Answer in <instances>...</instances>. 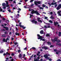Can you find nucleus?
<instances>
[{
    "instance_id": "f257e3e1",
    "label": "nucleus",
    "mask_w": 61,
    "mask_h": 61,
    "mask_svg": "<svg viewBox=\"0 0 61 61\" xmlns=\"http://www.w3.org/2000/svg\"><path fill=\"white\" fill-rule=\"evenodd\" d=\"M34 3L35 5H36V6H38V7H40V5H38V4H39V5L41 4V1H34Z\"/></svg>"
},
{
    "instance_id": "f03ea898",
    "label": "nucleus",
    "mask_w": 61,
    "mask_h": 61,
    "mask_svg": "<svg viewBox=\"0 0 61 61\" xmlns=\"http://www.w3.org/2000/svg\"><path fill=\"white\" fill-rule=\"evenodd\" d=\"M31 14H36L37 15H40V13H39L38 11L37 10H33L31 12Z\"/></svg>"
},
{
    "instance_id": "7ed1b4c3",
    "label": "nucleus",
    "mask_w": 61,
    "mask_h": 61,
    "mask_svg": "<svg viewBox=\"0 0 61 61\" xmlns=\"http://www.w3.org/2000/svg\"><path fill=\"white\" fill-rule=\"evenodd\" d=\"M30 21L32 23H33V24H36L37 23V21L35 20H30Z\"/></svg>"
},
{
    "instance_id": "20e7f679",
    "label": "nucleus",
    "mask_w": 61,
    "mask_h": 61,
    "mask_svg": "<svg viewBox=\"0 0 61 61\" xmlns=\"http://www.w3.org/2000/svg\"><path fill=\"white\" fill-rule=\"evenodd\" d=\"M5 2H6V5H5L7 7H9V5H8V2L7 1H5Z\"/></svg>"
},
{
    "instance_id": "39448f33",
    "label": "nucleus",
    "mask_w": 61,
    "mask_h": 61,
    "mask_svg": "<svg viewBox=\"0 0 61 61\" xmlns=\"http://www.w3.org/2000/svg\"><path fill=\"white\" fill-rule=\"evenodd\" d=\"M48 5H49V7H50L51 6V5H54V3L53 2H52L51 3V4H50V3H48Z\"/></svg>"
},
{
    "instance_id": "423d86ee",
    "label": "nucleus",
    "mask_w": 61,
    "mask_h": 61,
    "mask_svg": "<svg viewBox=\"0 0 61 61\" xmlns=\"http://www.w3.org/2000/svg\"><path fill=\"white\" fill-rule=\"evenodd\" d=\"M43 38L42 36H40L38 38V39H40V41H41V40H42V39H43Z\"/></svg>"
},
{
    "instance_id": "0eeeda50",
    "label": "nucleus",
    "mask_w": 61,
    "mask_h": 61,
    "mask_svg": "<svg viewBox=\"0 0 61 61\" xmlns=\"http://www.w3.org/2000/svg\"><path fill=\"white\" fill-rule=\"evenodd\" d=\"M37 20L39 22H41V23H42V20H40V18H37Z\"/></svg>"
},
{
    "instance_id": "6e6552de",
    "label": "nucleus",
    "mask_w": 61,
    "mask_h": 61,
    "mask_svg": "<svg viewBox=\"0 0 61 61\" xmlns=\"http://www.w3.org/2000/svg\"><path fill=\"white\" fill-rule=\"evenodd\" d=\"M42 49H44L45 50H46V49H48V48L47 47L45 46H43L42 47Z\"/></svg>"
},
{
    "instance_id": "1a4fd4ad",
    "label": "nucleus",
    "mask_w": 61,
    "mask_h": 61,
    "mask_svg": "<svg viewBox=\"0 0 61 61\" xmlns=\"http://www.w3.org/2000/svg\"><path fill=\"white\" fill-rule=\"evenodd\" d=\"M3 9H1V7H0V12H2L3 13H5V10H2Z\"/></svg>"
},
{
    "instance_id": "9d476101",
    "label": "nucleus",
    "mask_w": 61,
    "mask_h": 61,
    "mask_svg": "<svg viewBox=\"0 0 61 61\" xmlns=\"http://www.w3.org/2000/svg\"><path fill=\"white\" fill-rule=\"evenodd\" d=\"M3 6H5L6 5V4L5 3H3L2 4Z\"/></svg>"
},
{
    "instance_id": "9b49d317",
    "label": "nucleus",
    "mask_w": 61,
    "mask_h": 61,
    "mask_svg": "<svg viewBox=\"0 0 61 61\" xmlns=\"http://www.w3.org/2000/svg\"><path fill=\"white\" fill-rule=\"evenodd\" d=\"M51 41L52 42H53V43H55L56 41H55L54 39H52L51 40Z\"/></svg>"
},
{
    "instance_id": "f8f14e48",
    "label": "nucleus",
    "mask_w": 61,
    "mask_h": 61,
    "mask_svg": "<svg viewBox=\"0 0 61 61\" xmlns=\"http://www.w3.org/2000/svg\"><path fill=\"white\" fill-rule=\"evenodd\" d=\"M34 61H39V60L37 59H36V58L34 59Z\"/></svg>"
},
{
    "instance_id": "ddd939ff",
    "label": "nucleus",
    "mask_w": 61,
    "mask_h": 61,
    "mask_svg": "<svg viewBox=\"0 0 61 61\" xmlns=\"http://www.w3.org/2000/svg\"><path fill=\"white\" fill-rule=\"evenodd\" d=\"M21 23H22L21 22H20L19 24V25H18V26H20V27H21L22 26V25H21Z\"/></svg>"
},
{
    "instance_id": "4468645a",
    "label": "nucleus",
    "mask_w": 61,
    "mask_h": 61,
    "mask_svg": "<svg viewBox=\"0 0 61 61\" xmlns=\"http://www.w3.org/2000/svg\"><path fill=\"white\" fill-rule=\"evenodd\" d=\"M47 44L48 45H51V43L50 42L48 41L47 42Z\"/></svg>"
},
{
    "instance_id": "2eb2a0df",
    "label": "nucleus",
    "mask_w": 61,
    "mask_h": 61,
    "mask_svg": "<svg viewBox=\"0 0 61 61\" xmlns=\"http://www.w3.org/2000/svg\"><path fill=\"white\" fill-rule=\"evenodd\" d=\"M40 33L41 34H44V31L43 30H41L40 32Z\"/></svg>"
},
{
    "instance_id": "dca6fc26",
    "label": "nucleus",
    "mask_w": 61,
    "mask_h": 61,
    "mask_svg": "<svg viewBox=\"0 0 61 61\" xmlns=\"http://www.w3.org/2000/svg\"><path fill=\"white\" fill-rule=\"evenodd\" d=\"M32 49H33V50H35L36 49V48L34 47H33L32 48H30V50H31Z\"/></svg>"
},
{
    "instance_id": "f3484780",
    "label": "nucleus",
    "mask_w": 61,
    "mask_h": 61,
    "mask_svg": "<svg viewBox=\"0 0 61 61\" xmlns=\"http://www.w3.org/2000/svg\"><path fill=\"white\" fill-rule=\"evenodd\" d=\"M50 18L51 19H54V17H53V16H51V17H50Z\"/></svg>"
},
{
    "instance_id": "a211bd4d",
    "label": "nucleus",
    "mask_w": 61,
    "mask_h": 61,
    "mask_svg": "<svg viewBox=\"0 0 61 61\" xmlns=\"http://www.w3.org/2000/svg\"><path fill=\"white\" fill-rule=\"evenodd\" d=\"M57 37H56V38H54V40H55V41H56L57 40V39H58Z\"/></svg>"
},
{
    "instance_id": "6ab92c4d",
    "label": "nucleus",
    "mask_w": 61,
    "mask_h": 61,
    "mask_svg": "<svg viewBox=\"0 0 61 61\" xmlns=\"http://www.w3.org/2000/svg\"><path fill=\"white\" fill-rule=\"evenodd\" d=\"M60 8L58 6L56 8V9H57V10H59V9H60Z\"/></svg>"
},
{
    "instance_id": "aec40b11",
    "label": "nucleus",
    "mask_w": 61,
    "mask_h": 61,
    "mask_svg": "<svg viewBox=\"0 0 61 61\" xmlns=\"http://www.w3.org/2000/svg\"><path fill=\"white\" fill-rule=\"evenodd\" d=\"M15 35H16V36H18L20 35V34H19V33H17L16 32L15 33Z\"/></svg>"
},
{
    "instance_id": "412c9836",
    "label": "nucleus",
    "mask_w": 61,
    "mask_h": 61,
    "mask_svg": "<svg viewBox=\"0 0 61 61\" xmlns=\"http://www.w3.org/2000/svg\"><path fill=\"white\" fill-rule=\"evenodd\" d=\"M21 27L22 28L24 29H25V27H24V25H22Z\"/></svg>"
},
{
    "instance_id": "4be33fe9",
    "label": "nucleus",
    "mask_w": 61,
    "mask_h": 61,
    "mask_svg": "<svg viewBox=\"0 0 61 61\" xmlns=\"http://www.w3.org/2000/svg\"><path fill=\"white\" fill-rule=\"evenodd\" d=\"M46 36H49V37H50V34H47L46 35Z\"/></svg>"
},
{
    "instance_id": "5701e85b",
    "label": "nucleus",
    "mask_w": 61,
    "mask_h": 61,
    "mask_svg": "<svg viewBox=\"0 0 61 61\" xmlns=\"http://www.w3.org/2000/svg\"><path fill=\"white\" fill-rule=\"evenodd\" d=\"M2 37H6V36H5V35L3 34V35H2Z\"/></svg>"
},
{
    "instance_id": "b1692460",
    "label": "nucleus",
    "mask_w": 61,
    "mask_h": 61,
    "mask_svg": "<svg viewBox=\"0 0 61 61\" xmlns=\"http://www.w3.org/2000/svg\"><path fill=\"white\" fill-rule=\"evenodd\" d=\"M5 29L6 30H7V31H8L9 30V28H8L7 27H6V28Z\"/></svg>"
},
{
    "instance_id": "393cba45",
    "label": "nucleus",
    "mask_w": 61,
    "mask_h": 61,
    "mask_svg": "<svg viewBox=\"0 0 61 61\" xmlns=\"http://www.w3.org/2000/svg\"><path fill=\"white\" fill-rule=\"evenodd\" d=\"M43 56L44 57H45V58H46V54L44 55Z\"/></svg>"
},
{
    "instance_id": "a878e982",
    "label": "nucleus",
    "mask_w": 61,
    "mask_h": 61,
    "mask_svg": "<svg viewBox=\"0 0 61 61\" xmlns=\"http://www.w3.org/2000/svg\"><path fill=\"white\" fill-rule=\"evenodd\" d=\"M4 51L3 50H1V51H0V54H1V53H4Z\"/></svg>"
},
{
    "instance_id": "bb28decb",
    "label": "nucleus",
    "mask_w": 61,
    "mask_h": 61,
    "mask_svg": "<svg viewBox=\"0 0 61 61\" xmlns=\"http://www.w3.org/2000/svg\"><path fill=\"white\" fill-rule=\"evenodd\" d=\"M40 52L39 51L38 52V53L36 55L37 56H38L39 55V54H40Z\"/></svg>"
},
{
    "instance_id": "cd10ccee",
    "label": "nucleus",
    "mask_w": 61,
    "mask_h": 61,
    "mask_svg": "<svg viewBox=\"0 0 61 61\" xmlns=\"http://www.w3.org/2000/svg\"><path fill=\"white\" fill-rule=\"evenodd\" d=\"M57 42H60L61 41L60 40H57V41H56Z\"/></svg>"
},
{
    "instance_id": "c85d7f7f",
    "label": "nucleus",
    "mask_w": 61,
    "mask_h": 61,
    "mask_svg": "<svg viewBox=\"0 0 61 61\" xmlns=\"http://www.w3.org/2000/svg\"><path fill=\"white\" fill-rule=\"evenodd\" d=\"M60 12H61V11H58L57 13L59 15L60 14H60Z\"/></svg>"
},
{
    "instance_id": "c756f323",
    "label": "nucleus",
    "mask_w": 61,
    "mask_h": 61,
    "mask_svg": "<svg viewBox=\"0 0 61 61\" xmlns=\"http://www.w3.org/2000/svg\"><path fill=\"white\" fill-rule=\"evenodd\" d=\"M49 22H50V23H53V22H52V21H51V20H49Z\"/></svg>"
},
{
    "instance_id": "7c9ffc66",
    "label": "nucleus",
    "mask_w": 61,
    "mask_h": 61,
    "mask_svg": "<svg viewBox=\"0 0 61 61\" xmlns=\"http://www.w3.org/2000/svg\"><path fill=\"white\" fill-rule=\"evenodd\" d=\"M58 6L60 8H61V4H59Z\"/></svg>"
},
{
    "instance_id": "2f4dec72",
    "label": "nucleus",
    "mask_w": 61,
    "mask_h": 61,
    "mask_svg": "<svg viewBox=\"0 0 61 61\" xmlns=\"http://www.w3.org/2000/svg\"><path fill=\"white\" fill-rule=\"evenodd\" d=\"M46 5H45L44 4H43L42 5V6L43 7H46Z\"/></svg>"
},
{
    "instance_id": "473e14b6",
    "label": "nucleus",
    "mask_w": 61,
    "mask_h": 61,
    "mask_svg": "<svg viewBox=\"0 0 61 61\" xmlns=\"http://www.w3.org/2000/svg\"><path fill=\"white\" fill-rule=\"evenodd\" d=\"M39 8L40 9H42V10H43V9H44V8L41 7H40Z\"/></svg>"
},
{
    "instance_id": "72a5a7b5",
    "label": "nucleus",
    "mask_w": 61,
    "mask_h": 61,
    "mask_svg": "<svg viewBox=\"0 0 61 61\" xmlns=\"http://www.w3.org/2000/svg\"><path fill=\"white\" fill-rule=\"evenodd\" d=\"M19 57L20 58H21V57H22V55L21 54H20V55H19Z\"/></svg>"
},
{
    "instance_id": "f704fd0d",
    "label": "nucleus",
    "mask_w": 61,
    "mask_h": 61,
    "mask_svg": "<svg viewBox=\"0 0 61 61\" xmlns=\"http://www.w3.org/2000/svg\"><path fill=\"white\" fill-rule=\"evenodd\" d=\"M33 16V15H31V14L30 15V18H32V16Z\"/></svg>"
},
{
    "instance_id": "c9c22d12",
    "label": "nucleus",
    "mask_w": 61,
    "mask_h": 61,
    "mask_svg": "<svg viewBox=\"0 0 61 61\" xmlns=\"http://www.w3.org/2000/svg\"><path fill=\"white\" fill-rule=\"evenodd\" d=\"M11 55L12 56H14V55H15V54L14 53H12L11 54Z\"/></svg>"
},
{
    "instance_id": "e433bc0d",
    "label": "nucleus",
    "mask_w": 61,
    "mask_h": 61,
    "mask_svg": "<svg viewBox=\"0 0 61 61\" xmlns=\"http://www.w3.org/2000/svg\"><path fill=\"white\" fill-rule=\"evenodd\" d=\"M54 24L55 25H56V22H54Z\"/></svg>"
},
{
    "instance_id": "4c0bfd02",
    "label": "nucleus",
    "mask_w": 61,
    "mask_h": 61,
    "mask_svg": "<svg viewBox=\"0 0 61 61\" xmlns=\"http://www.w3.org/2000/svg\"><path fill=\"white\" fill-rule=\"evenodd\" d=\"M3 41H4V42H5V39H3Z\"/></svg>"
},
{
    "instance_id": "58836bf2",
    "label": "nucleus",
    "mask_w": 61,
    "mask_h": 61,
    "mask_svg": "<svg viewBox=\"0 0 61 61\" xmlns=\"http://www.w3.org/2000/svg\"><path fill=\"white\" fill-rule=\"evenodd\" d=\"M34 1V0H31L30 1V3H31V2H33Z\"/></svg>"
},
{
    "instance_id": "ea45409f",
    "label": "nucleus",
    "mask_w": 61,
    "mask_h": 61,
    "mask_svg": "<svg viewBox=\"0 0 61 61\" xmlns=\"http://www.w3.org/2000/svg\"><path fill=\"white\" fill-rule=\"evenodd\" d=\"M3 9H6V6H4V7H3Z\"/></svg>"
},
{
    "instance_id": "a19ab883",
    "label": "nucleus",
    "mask_w": 61,
    "mask_h": 61,
    "mask_svg": "<svg viewBox=\"0 0 61 61\" xmlns=\"http://www.w3.org/2000/svg\"><path fill=\"white\" fill-rule=\"evenodd\" d=\"M57 50L56 49H54V51L55 52H56V51H57Z\"/></svg>"
},
{
    "instance_id": "79ce46f5",
    "label": "nucleus",
    "mask_w": 61,
    "mask_h": 61,
    "mask_svg": "<svg viewBox=\"0 0 61 61\" xmlns=\"http://www.w3.org/2000/svg\"><path fill=\"white\" fill-rule=\"evenodd\" d=\"M56 45L58 46L59 45V43L58 42H57L56 43Z\"/></svg>"
},
{
    "instance_id": "37998d69",
    "label": "nucleus",
    "mask_w": 61,
    "mask_h": 61,
    "mask_svg": "<svg viewBox=\"0 0 61 61\" xmlns=\"http://www.w3.org/2000/svg\"><path fill=\"white\" fill-rule=\"evenodd\" d=\"M54 47V46L52 45H51L50 46V47Z\"/></svg>"
},
{
    "instance_id": "c03bdc74",
    "label": "nucleus",
    "mask_w": 61,
    "mask_h": 61,
    "mask_svg": "<svg viewBox=\"0 0 61 61\" xmlns=\"http://www.w3.org/2000/svg\"><path fill=\"white\" fill-rule=\"evenodd\" d=\"M21 52V50H19L18 51V53H19V52Z\"/></svg>"
},
{
    "instance_id": "a18cd8bd",
    "label": "nucleus",
    "mask_w": 61,
    "mask_h": 61,
    "mask_svg": "<svg viewBox=\"0 0 61 61\" xmlns=\"http://www.w3.org/2000/svg\"><path fill=\"white\" fill-rule=\"evenodd\" d=\"M17 15H18V16H19V14H18L17 15H16V18H17Z\"/></svg>"
},
{
    "instance_id": "49530a36",
    "label": "nucleus",
    "mask_w": 61,
    "mask_h": 61,
    "mask_svg": "<svg viewBox=\"0 0 61 61\" xmlns=\"http://www.w3.org/2000/svg\"><path fill=\"white\" fill-rule=\"evenodd\" d=\"M42 40L43 41H45V40L44 39H42V40Z\"/></svg>"
},
{
    "instance_id": "de8ad7c7",
    "label": "nucleus",
    "mask_w": 61,
    "mask_h": 61,
    "mask_svg": "<svg viewBox=\"0 0 61 61\" xmlns=\"http://www.w3.org/2000/svg\"><path fill=\"white\" fill-rule=\"evenodd\" d=\"M44 28H47V26L46 25L44 26Z\"/></svg>"
},
{
    "instance_id": "09e8293b",
    "label": "nucleus",
    "mask_w": 61,
    "mask_h": 61,
    "mask_svg": "<svg viewBox=\"0 0 61 61\" xmlns=\"http://www.w3.org/2000/svg\"><path fill=\"white\" fill-rule=\"evenodd\" d=\"M2 20H3V21H4L5 20V18H3Z\"/></svg>"
},
{
    "instance_id": "8fccbe9b",
    "label": "nucleus",
    "mask_w": 61,
    "mask_h": 61,
    "mask_svg": "<svg viewBox=\"0 0 61 61\" xmlns=\"http://www.w3.org/2000/svg\"><path fill=\"white\" fill-rule=\"evenodd\" d=\"M44 18L45 19H47V18H48L46 17H45Z\"/></svg>"
},
{
    "instance_id": "3c124183",
    "label": "nucleus",
    "mask_w": 61,
    "mask_h": 61,
    "mask_svg": "<svg viewBox=\"0 0 61 61\" xmlns=\"http://www.w3.org/2000/svg\"><path fill=\"white\" fill-rule=\"evenodd\" d=\"M34 55V54H33L30 57L31 58H33V56Z\"/></svg>"
},
{
    "instance_id": "603ef678",
    "label": "nucleus",
    "mask_w": 61,
    "mask_h": 61,
    "mask_svg": "<svg viewBox=\"0 0 61 61\" xmlns=\"http://www.w3.org/2000/svg\"><path fill=\"white\" fill-rule=\"evenodd\" d=\"M7 32L6 31H5V33H4V34H5L6 35V34H7Z\"/></svg>"
},
{
    "instance_id": "864d4df0",
    "label": "nucleus",
    "mask_w": 61,
    "mask_h": 61,
    "mask_svg": "<svg viewBox=\"0 0 61 61\" xmlns=\"http://www.w3.org/2000/svg\"><path fill=\"white\" fill-rule=\"evenodd\" d=\"M37 59H38V60H39V59H40V57H37Z\"/></svg>"
},
{
    "instance_id": "5fc2aeb1",
    "label": "nucleus",
    "mask_w": 61,
    "mask_h": 61,
    "mask_svg": "<svg viewBox=\"0 0 61 61\" xmlns=\"http://www.w3.org/2000/svg\"><path fill=\"white\" fill-rule=\"evenodd\" d=\"M15 45H17V43L16 42H15Z\"/></svg>"
},
{
    "instance_id": "6e6d98bb",
    "label": "nucleus",
    "mask_w": 61,
    "mask_h": 61,
    "mask_svg": "<svg viewBox=\"0 0 61 61\" xmlns=\"http://www.w3.org/2000/svg\"><path fill=\"white\" fill-rule=\"evenodd\" d=\"M57 6V4H56L55 5V7H56Z\"/></svg>"
},
{
    "instance_id": "4d7b16f0",
    "label": "nucleus",
    "mask_w": 61,
    "mask_h": 61,
    "mask_svg": "<svg viewBox=\"0 0 61 61\" xmlns=\"http://www.w3.org/2000/svg\"><path fill=\"white\" fill-rule=\"evenodd\" d=\"M8 11H9V12H10V13L11 12V10H8Z\"/></svg>"
},
{
    "instance_id": "13d9d810",
    "label": "nucleus",
    "mask_w": 61,
    "mask_h": 61,
    "mask_svg": "<svg viewBox=\"0 0 61 61\" xmlns=\"http://www.w3.org/2000/svg\"><path fill=\"white\" fill-rule=\"evenodd\" d=\"M6 55V54L5 53H4L3 54V56H5Z\"/></svg>"
},
{
    "instance_id": "bf43d9fd",
    "label": "nucleus",
    "mask_w": 61,
    "mask_h": 61,
    "mask_svg": "<svg viewBox=\"0 0 61 61\" xmlns=\"http://www.w3.org/2000/svg\"><path fill=\"white\" fill-rule=\"evenodd\" d=\"M27 48L26 47L25 48H24V50H27Z\"/></svg>"
},
{
    "instance_id": "052dcab7",
    "label": "nucleus",
    "mask_w": 61,
    "mask_h": 61,
    "mask_svg": "<svg viewBox=\"0 0 61 61\" xmlns=\"http://www.w3.org/2000/svg\"><path fill=\"white\" fill-rule=\"evenodd\" d=\"M34 5L33 4H32L30 6H33Z\"/></svg>"
},
{
    "instance_id": "680f3d73",
    "label": "nucleus",
    "mask_w": 61,
    "mask_h": 61,
    "mask_svg": "<svg viewBox=\"0 0 61 61\" xmlns=\"http://www.w3.org/2000/svg\"><path fill=\"white\" fill-rule=\"evenodd\" d=\"M45 8H46V9H48V6H46Z\"/></svg>"
},
{
    "instance_id": "e2e57ef3",
    "label": "nucleus",
    "mask_w": 61,
    "mask_h": 61,
    "mask_svg": "<svg viewBox=\"0 0 61 61\" xmlns=\"http://www.w3.org/2000/svg\"><path fill=\"white\" fill-rule=\"evenodd\" d=\"M58 46H61V43H59Z\"/></svg>"
},
{
    "instance_id": "0e129e2a",
    "label": "nucleus",
    "mask_w": 61,
    "mask_h": 61,
    "mask_svg": "<svg viewBox=\"0 0 61 61\" xmlns=\"http://www.w3.org/2000/svg\"><path fill=\"white\" fill-rule=\"evenodd\" d=\"M50 14L51 15H52V14H53V12H51L50 13Z\"/></svg>"
},
{
    "instance_id": "69168bd1",
    "label": "nucleus",
    "mask_w": 61,
    "mask_h": 61,
    "mask_svg": "<svg viewBox=\"0 0 61 61\" xmlns=\"http://www.w3.org/2000/svg\"><path fill=\"white\" fill-rule=\"evenodd\" d=\"M25 2H26L27 1H28V0H24Z\"/></svg>"
},
{
    "instance_id": "338daca9",
    "label": "nucleus",
    "mask_w": 61,
    "mask_h": 61,
    "mask_svg": "<svg viewBox=\"0 0 61 61\" xmlns=\"http://www.w3.org/2000/svg\"><path fill=\"white\" fill-rule=\"evenodd\" d=\"M56 61H60V59H58Z\"/></svg>"
},
{
    "instance_id": "774afa93",
    "label": "nucleus",
    "mask_w": 61,
    "mask_h": 61,
    "mask_svg": "<svg viewBox=\"0 0 61 61\" xmlns=\"http://www.w3.org/2000/svg\"><path fill=\"white\" fill-rule=\"evenodd\" d=\"M11 61H14V59H12L11 60Z\"/></svg>"
}]
</instances>
